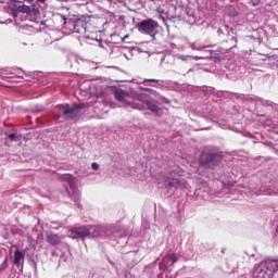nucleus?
<instances>
[{
  "label": "nucleus",
  "instance_id": "obj_5",
  "mask_svg": "<svg viewBox=\"0 0 278 278\" xmlns=\"http://www.w3.org/2000/svg\"><path fill=\"white\" fill-rule=\"evenodd\" d=\"M261 266H264L268 274H273L278 270V260H266L261 263Z\"/></svg>",
  "mask_w": 278,
  "mask_h": 278
},
{
  "label": "nucleus",
  "instance_id": "obj_25",
  "mask_svg": "<svg viewBox=\"0 0 278 278\" xmlns=\"http://www.w3.org/2000/svg\"><path fill=\"white\" fill-rule=\"evenodd\" d=\"M39 1L43 2L45 0H39Z\"/></svg>",
  "mask_w": 278,
  "mask_h": 278
},
{
  "label": "nucleus",
  "instance_id": "obj_16",
  "mask_svg": "<svg viewBox=\"0 0 278 278\" xmlns=\"http://www.w3.org/2000/svg\"><path fill=\"white\" fill-rule=\"evenodd\" d=\"M21 260H23V252L17 250L14 253V264H21Z\"/></svg>",
  "mask_w": 278,
  "mask_h": 278
},
{
  "label": "nucleus",
  "instance_id": "obj_12",
  "mask_svg": "<svg viewBox=\"0 0 278 278\" xmlns=\"http://www.w3.org/2000/svg\"><path fill=\"white\" fill-rule=\"evenodd\" d=\"M73 23L74 29L76 31H80L81 29H86V21L83 18L74 17L70 20Z\"/></svg>",
  "mask_w": 278,
  "mask_h": 278
},
{
  "label": "nucleus",
  "instance_id": "obj_4",
  "mask_svg": "<svg viewBox=\"0 0 278 278\" xmlns=\"http://www.w3.org/2000/svg\"><path fill=\"white\" fill-rule=\"evenodd\" d=\"M58 110H60L61 114H63L67 118H73V116H75V113L79 110V105L75 104L74 106H68V104H65L58 106Z\"/></svg>",
  "mask_w": 278,
  "mask_h": 278
},
{
  "label": "nucleus",
  "instance_id": "obj_22",
  "mask_svg": "<svg viewBox=\"0 0 278 278\" xmlns=\"http://www.w3.org/2000/svg\"><path fill=\"white\" fill-rule=\"evenodd\" d=\"M125 38H129V36H125V37L123 38V40H125Z\"/></svg>",
  "mask_w": 278,
  "mask_h": 278
},
{
  "label": "nucleus",
  "instance_id": "obj_18",
  "mask_svg": "<svg viewBox=\"0 0 278 278\" xmlns=\"http://www.w3.org/2000/svg\"><path fill=\"white\" fill-rule=\"evenodd\" d=\"M9 140H21V137H18L16 134L9 135Z\"/></svg>",
  "mask_w": 278,
  "mask_h": 278
},
{
  "label": "nucleus",
  "instance_id": "obj_15",
  "mask_svg": "<svg viewBox=\"0 0 278 278\" xmlns=\"http://www.w3.org/2000/svg\"><path fill=\"white\" fill-rule=\"evenodd\" d=\"M175 262H177V256L175 254H168L163 258V264H165V266H173Z\"/></svg>",
  "mask_w": 278,
  "mask_h": 278
},
{
  "label": "nucleus",
  "instance_id": "obj_27",
  "mask_svg": "<svg viewBox=\"0 0 278 278\" xmlns=\"http://www.w3.org/2000/svg\"><path fill=\"white\" fill-rule=\"evenodd\" d=\"M150 81H155V80H150Z\"/></svg>",
  "mask_w": 278,
  "mask_h": 278
},
{
  "label": "nucleus",
  "instance_id": "obj_2",
  "mask_svg": "<svg viewBox=\"0 0 278 278\" xmlns=\"http://www.w3.org/2000/svg\"><path fill=\"white\" fill-rule=\"evenodd\" d=\"M137 27L142 34H148L149 36L155 38V34H157V27H160V24L154 20H144L139 23Z\"/></svg>",
  "mask_w": 278,
  "mask_h": 278
},
{
  "label": "nucleus",
  "instance_id": "obj_9",
  "mask_svg": "<svg viewBox=\"0 0 278 278\" xmlns=\"http://www.w3.org/2000/svg\"><path fill=\"white\" fill-rule=\"evenodd\" d=\"M164 186H173L174 188H186V184L177 178L163 177Z\"/></svg>",
  "mask_w": 278,
  "mask_h": 278
},
{
  "label": "nucleus",
  "instance_id": "obj_19",
  "mask_svg": "<svg viewBox=\"0 0 278 278\" xmlns=\"http://www.w3.org/2000/svg\"><path fill=\"white\" fill-rule=\"evenodd\" d=\"M93 94L96 96V97H103V89H99V91H96V92H93Z\"/></svg>",
  "mask_w": 278,
  "mask_h": 278
},
{
  "label": "nucleus",
  "instance_id": "obj_11",
  "mask_svg": "<svg viewBox=\"0 0 278 278\" xmlns=\"http://www.w3.org/2000/svg\"><path fill=\"white\" fill-rule=\"evenodd\" d=\"M88 231L89 236L91 233L93 238H99L103 236V232L105 231V226H92L88 229Z\"/></svg>",
  "mask_w": 278,
  "mask_h": 278
},
{
  "label": "nucleus",
  "instance_id": "obj_6",
  "mask_svg": "<svg viewBox=\"0 0 278 278\" xmlns=\"http://www.w3.org/2000/svg\"><path fill=\"white\" fill-rule=\"evenodd\" d=\"M90 236V230L88 228H75L70 231V238L74 240L77 238H86Z\"/></svg>",
  "mask_w": 278,
  "mask_h": 278
},
{
  "label": "nucleus",
  "instance_id": "obj_1",
  "mask_svg": "<svg viewBox=\"0 0 278 278\" xmlns=\"http://www.w3.org/2000/svg\"><path fill=\"white\" fill-rule=\"evenodd\" d=\"M132 108L135 110H144L148 108L150 112H153V114H156V116H162V114H164L162 109L157 106V104H155L153 101L147 100V96L144 94H140L135 98Z\"/></svg>",
  "mask_w": 278,
  "mask_h": 278
},
{
  "label": "nucleus",
  "instance_id": "obj_20",
  "mask_svg": "<svg viewBox=\"0 0 278 278\" xmlns=\"http://www.w3.org/2000/svg\"><path fill=\"white\" fill-rule=\"evenodd\" d=\"M91 168H92V170H99V164L92 163Z\"/></svg>",
  "mask_w": 278,
  "mask_h": 278
},
{
  "label": "nucleus",
  "instance_id": "obj_8",
  "mask_svg": "<svg viewBox=\"0 0 278 278\" xmlns=\"http://www.w3.org/2000/svg\"><path fill=\"white\" fill-rule=\"evenodd\" d=\"M108 90L113 92V94L117 101H125V99H127V97H129V93H127L123 89H118L116 87H108Z\"/></svg>",
  "mask_w": 278,
  "mask_h": 278
},
{
  "label": "nucleus",
  "instance_id": "obj_21",
  "mask_svg": "<svg viewBox=\"0 0 278 278\" xmlns=\"http://www.w3.org/2000/svg\"><path fill=\"white\" fill-rule=\"evenodd\" d=\"M42 241V235H39L37 238V242H41Z\"/></svg>",
  "mask_w": 278,
  "mask_h": 278
},
{
  "label": "nucleus",
  "instance_id": "obj_14",
  "mask_svg": "<svg viewBox=\"0 0 278 278\" xmlns=\"http://www.w3.org/2000/svg\"><path fill=\"white\" fill-rule=\"evenodd\" d=\"M47 241L49 242V244L55 245V244H60V242H62V238H60L58 235L48 233Z\"/></svg>",
  "mask_w": 278,
  "mask_h": 278
},
{
  "label": "nucleus",
  "instance_id": "obj_24",
  "mask_svg": "<svg viewBox=\"0 0 278 278\" xmlns=\"http://www.w3.org/2000/svg\"><path fill=\"white\" fill-rule=\"evenodd\" d=\"M67 179H71V176H66Z\"/></svg>",
  "mask_w": 278,
  "mask_h": 278
},
{
  "label": "nucleus",
  "instance_id": "obj_3",
  "mask_svg": "<svg viewBox=\"0 0 278 278\" xmlns=\"http://www.w3.org/2000/svg\"><path fill=\"white\" fill-rule=\"evenodd\" d=\"M201 164L203 166H208V168H212V166H216L218 162H220V155L216 154L215 152H203L200 157Z\"/></svg>",
  "mask_w": 278,
  "mask_h": 278
},
{
  "label": "nucleus",
  "instance_id": "obj_10",
  "mask_svg": "<svg viewBox=\"0 0 278 278\" xmlns=\"http://www.w3.org/2000/svg\"><path fill=\"white\" fill-rule=\"evenodd\" d=\"M16 12H22L28 16H38L39 14L38 9L31 8L29 5H20L17 7Z\"/></svg>",
  "mask_w": 278,
  "mask_h": 278
},
{
  "label": "nucleus",
  "instance_id": "obj_26",
  "mask_svg": "<svg viewBox=\"0 0 278 278\" xmlns=\"http://www.w3.org/2000/svg\"><path fill=\"white\" fill-rule=\"evenodd\" d=\"M14 16H16V13H14Z\"/></svg>",
  "mask_w": 278,
  "mask_h": 278
},
{
  "label": "nucleus",
  "instance_id": "obj_7",
  "mask_svg": "<svg viewBox=\"0 0 278 278\" xmlns=\"http://www.w3.org/2000/svg\"><path fill=\"white\" fill-rule=\"evenodd\" d=\"M273 277L265 267L260 264L256 265L252 278H270Z\"/></svg>",
  "mask_w": 278,
  "mask_h": 278
},
{
  "label": "nucleus",
  "instance_id": "obj_23",
  "mask_svg": "<svg viewBox=\"0 0 278 278\" xmlns=\"http://www.w3.org/2000/svg\"><path fill=\"white\" fill-rule=\"evenodd\" d=\"M274 58V60H277L278 58L277 56H273Z\"/></svg>",
  "mask_w": 278,
  "mask_h": 278
},
{
  "label": "nucleus",
  "instance_id": "obj_17",
  "mask_svg": "<svg viewBox=\"0 0 278 278\" xmlns=\"http://www.w3.org/2000/svg\"><path fill=\"white\" fill-rule=\"evenodd\" d=\"M103 236H106V238L114 236V227H104Z\"/></svg>",
  "mask_w": 278,
  "mask_h": 278
},
{
  "label": "nucleus",
  "instance_id": "obj_13",
  "mask_svg": "<svg viewBox=\"0 0 278 278\" xmlns=\"http://www.w3.org/2000/svg\"><path fill=\"white\" fill-rule=\"evenodd\" d=\"M68 188H67V192L68 194H71L72 197H77L79 190H77V179L72 178L68 182Z\"/></svg>",
  "mask_w": 278,
  "mask_h": 278
}]
</instances>
